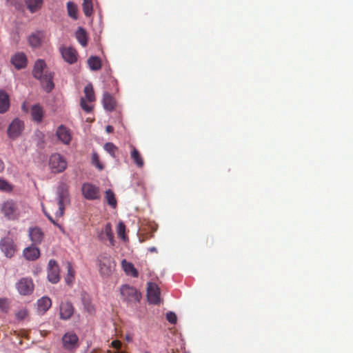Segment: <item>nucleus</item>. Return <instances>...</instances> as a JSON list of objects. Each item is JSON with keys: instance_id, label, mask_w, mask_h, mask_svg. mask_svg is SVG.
<instances>
[{"instance_id": "14", "label": "nucleus", "mask_w": 353, "mask_h": 353, "mask_svg": "<svg viewBox=\"0 0 353 353\" xmlns=\"http://www.w3.org/2000/svg\"><path fill=\"white\" fill-rule=\"evenodd\" d=\"M74 312V307L70 301H61L59 305V318L62 320H69Z\"/></svg>"}, {"instance_id": "20", "label": "nucleus", "mask_w": 353, "mask_h": 353, "mask_svg": "<svg viewBox=\"0 0 353 353\" xmlns=\"http://www.w3.org/2000/svg\"><path fill=\"white\" fill-rule=\"evenodd\" d=\"M35 245L32 244L23 250V256L27 260L34 261L39 257L40 250Z\"/></svg>"}, {"instance_id": "4", "label": "nucleus", "mask_w": 353, "mask_h": 353, "mask_svg": "<svg viewBox=\"0 0 353 353\" xmlns=\"http://www.w3.org/2000/svg\"><path fill=\"white\" fill-rule=\"evenodd\" d=\"M121 299L128 303H137L140 301L141 294L136 288L129 285H123L120 288Z\"/></svg>"}, {"instance_id": "43", "label": "nucleus", "mask_w": 353, "mask_h": 353, "mask_svg": "<svg viewBox=\"0 0 353 353\" xmlns=\"http://www.w3.org/2000/svg\"><path fill=\"white\" fill-rule=\"evenodd\" d=\"M84 307L86 311L90 314H92L95 311L94 306L90 302L84 301Z\"/></svg>"}, {"instance_id": "53", "label": "nucleus", "mask_w": 353, "mask_h": 353, "mask_svg": "<svg viewBox=\"0 0 353 353\" xmlns=\"http://www.w3.org/2000/svg\"><path fill=\"white\" fill-rule=\"evenodd\" d=\"M22 108H23V110H25L26 112H28V110H27V109L26 108V107H25V104H23V105Z\"/></svg>"}, {"instance_id": "3", "label": "nucleus", "mask_w": 353, "mask_h": 353, "mask_svg": "<svg viewBox=\"0 0 353 353\" xmlns=\"http://www.w3.org/2000/svg\"><path fill=\"white\" fill-rule=\"evenodd\" d=\"M99 271L101 276H109L114 270L115 262L107 254H103L97 258Z\"/></svg>"}, {"instance_id": "25", "label": "nucleus", "mask_w": 353, "mask_h": 353, "mask_svg": "<svg viewBox=\"0 0 353 353\" xmlns=\"http://www.w3.org/2000/svg\"><path fill=\"white\" fill-rule=\"evenodd\" d=\"M26 5L31 13H34L41 9L43 0H25Z\"/></svg>"}, {"instance_id": "38", "label": "nucleus", "mask_w": 353, "mask_h": 353, "mask_svg": "<svg viewBox=\"0 0 353 353\" xmlns=\"http://www.w3.org/2000/svg\"><path fill=\"white\" fill-rule=\"evenodd\" d=\"M34 137L37 139V145L41 148L43 147L45 143L44 134L42 132L37 130L35 132Z\"/></svg>"}, {"instance_id": "29", "label": "nucleus", "mask_w": 353, "mask_h": 353, "mask_svg": "<svg viewBox=\"0 0 353 353\" xmlns=\"http://www.w3.org/2000/svg\"><path fill=\"white\" fill-rule=\"evenodd\" d=\"M88 64L92 70H99L101 68V61L98 57H90L88 60Z\"/></svg>"}, {"instance_id": "28", "label": "nucleus", "mask_w": 353, "mask_h": 353, "mask_svg": "<svg viewBox=\"0 0 353 353\" xmlns=\"http://www.w3.org/2000/svg\"><path fill=\"white\" fill-rule=\"evenodd\" d=\"M105 199L109 205L113 208H117V201L115 197V194L112 190L108 189L105 191Z\"/></svg>"}, {"instance_id": "47", "label": "nucleus", "mask_w": 353, "mask_h": 353, "mask_svg": "<svg viewBox=\"0 0 353 353\" xmlns=\"http://www.w3.org/2000/svg\"><path fill=\"white\" fill-rule=\"evenodd\" d=\"M112 346L117 349V350H119L121 347V341H117V340H115V341H113L111 343Z\"/></svg>"}, {"instance_id": "13", "label": "nucleus", "mask_w": 353, "mask_h": 353, "mask_svg": "<svg viewBox=\"0 0 353 353\" xmlns=\"http://www.w3.org/2000/svg\"><path fill=\"white\" fill-rule=\"evenodd\" d=\"M23 130V122L18 119H14L8 126V135L10 138L14 139L21 134Z\"/></svg>"}, {"instance_id": "6", "label": "nucleus", "mask_w": 353, "mask_h": 353, "mask_svg": "<svg viewBox=\"0 0 353 353\" xmlns=\"http://www.w3.org/2000/svg\"><path fill=\"white\" fill-rule=\"evenodd\" d=\"M49 165L54 173H61L67 168V162L59 154H53L50 157Z\"/></svg>"}, {"instance_id": "24", "label": "nucleus", "mask_w": 353, "mask_h": 353, "mask_svg": "<svg viewBox=\"0 0 353 353\" xmlns=\"http://www.w3.org/2000/svg\"><path fill=\"white\" fill-rule=\"evenodd\" d=\"M122 268L124 272L128 274L134 278H137L139 276L137 270L134 267L132 263L128 262L125 259H123L121 262Z\"/></svg>"}, {"instance_id": "35", "label": "nucleus", "mask_w": 353, "mask_h": 353, "mask_svg": "<svg viewBox=\"0 0 353 353\" xmlns=\"http://www.w3.org/2000/svg\"><path fill=\"white\" fill-rule=\"evenodd\" d=\"M67 271L68 273L65 277V282L68 284H71L74 279V271L70 262L67 263Z\"/></svg>"}, {"instance_id": "48", "label": "nucleus", "mask_w": 353, "mask_h": 353, "mask_svg": "<svg viewBox=\"0 0 353 353\" xmlns=\"http://www.w3.org/2000/svg\"><path fill=\"white\" fill-rule=\"evenodd\" d=\"M106 131L108 133H112L114 131V128L112 125H108L106 127Z\"/></svg>"}, {"instance_id": "39", "label": "nucleus", "mask_w": 353, "mask_h": 353, "mask_svg": "<svg viewBox=\"0 0 353 353\" xmlns=\"http://www.w3.org/2000/svg\"><path fill=\"white\" fill-rule=\"evenodd\" d=\"M92 163L96 166L99 170L103 169V165L100 163L99 156L97 153H93L92 156Z\"/></svg>"}, {"instance_id": "27", "label": "nucleus", "mask_w": 353, "mask_h": 353, "mask_svg": "<svg viewBox=\"0 0 353 353\" xmlns=\"http://www.w3.org/2000/svg\"><path fill=\"white\" fill-rule=\"evenodd\" d=\"M76 38L78 40V41L80 43V44L85 47L88 44V40H87V33L85 30L79 27L77 31H76Z\"/></svg>"}, {"instance_id": "22", "label": "nucleus", "mask_w": 353, "mask_h": 353, "mask_svg": "<svg viewBox=\"0 0 353 353\" xmlns=\"http://www.w3.org/2000/svg\"><path fill=\"white\" fill-rule=\"evenodd\" d=\"M103 105L105 110L112 112L117 105V101L110 94L105 92L103 97Z\"/></svg>"}, {"instance_id": "12", "label": "nucleus", "mask_w": 353, "mask_h": 353, "mask_svg": "<svg viewBox=\"0 0 353 353\" xmlns=\"http://www.w3.org/2000/svg\"><path fill=\"white\" fill-rule=\"evenodd\" d=\"M0 248L5 256L11 258L14 255L16 251V245L10 237H5L0 241Z\"/></svg>"}, {"instance_id": "5", "label": "nucleus", "mask_w": 353, "mask_h": 353, "mask_svg": "<svg viewBox=\"0 0 353 353\" xmlns=\"http://www.w3.org/2000/svg\"><path fill=\"white\" fill-rule=\"evenodd\" d=\"M62 344L64 350L74 352L79 346V337L72 332H66L62 336Z\"/></svg>"}, {"instance_id": "10", "label": "nucleus", "mask_w": 353, "mask_h": 353, "mask_svg": "<svg viewBox=\"0 0 353 353\" xmlns=\"http://www.w3.org/2000/svg\"><path fill=\"white\" fill-rule=\"evenodd\" d=\"M48 279L52 283H57L60 280L59 267L54 259H50L48 262Z\"/></svg>"}, {"instance_id": "9", "label": "nucleus", "mask_w": 353, "mask_h": 353, "mask_svg": "<svg viewBox=\"0 0 353 353\" xmlns=\"http://www.w3.org/2000/svg\"><path fill=\"white\" fill-rule=\"evenodd\" d=\"M160 289L154 283H148L147 288V297L150 303L157 305L161 301Z\"/></svg>"}, {"instance_id": "18", "label": "nucleus", "mask_w": 353, "mask_h": 353, "mask_svg": "<svg viewBox=\"0 0 353 353\" xmlns=\"http://www.w3.org/2000/svg\"><path fill=\"white\" fill-rule=\"evenodd\" d=\"M28 236L33 245L40 244L44 238L43 231L38 227L30 228L28 231Z\"/></svg>"}, {"instance_id": "8", "label": "nucleus", "mask_w": 353, "mask_h": 353, "mask_svg": "<svg viewBox=\"0 0 353 353\" xmlns=\"http://www.w3.org/2000/svg\"><path fill=\"white\" fill-rule=\"evenodd\" d=\"M1 212L9 220H14L18 216L16 204L12 201H5L1 205Z\"/></svg>"}, {"instance_id": "26", "label": "nucleus", "mask_w": 353, "mask_h": 353, "mask_svg": "<svg viewBox=\"0 0 353 353\" xmlns=\"http://www.w3.org/2000/svg\"><path fill=\"white\" fill-rule=\"evenodd\" d=\"M10 106L9 97L3 91H0V113L7 111Z\"/></svg>"}, {"instance_id": "23", "label": "nucleus", "mask_w": 353, "mask_h": 353, "mask_svg": "<svg viewBox=\"0 0 353 353\" xmlns=\"http://www.w3.org/2000/svg\"><path fill=\"white\" fill-rule=\"evenodd\" d=\"M43 38V33L41 31H37L31 34L28 38V42L31 47L39 48L41 45L42 39Z\"/></svg>"}, {"instance_id": "52", "label": "nucleus", "mask_w": 353, "mask_h": 353, "mask_svg": "<svg viewBox=\"0 0 353 353\" xmlns=\"http://www.w3.org/2000/svg\"><path fill=\"white\" fill-rule=\"evenodd\" d=\"M103 232H101V234H99V238L101 240H104V237H103Z\"/></svg>"}, {"instance_id": "11", "label": "nucleus", "mask_w": 353, "mask_h": 353, "mask_svg": "<svg viewBox=\"0 0 353 353\" xmlns=\"http://www.w3.org/2000/svg\"><path fill=\"white\" fill-rule=\"evenodd\" d=\"M17 289L20 294H30L34 290V283L30 278H22L16 284Z\"/></svg>"}, {"instance_id": "16", "label": "nucleus", "mask_w": 353, "mask_h": 353, "mask_svg": "<svg viewBox=\"0 0 353 353\" xmlns=\"http://www.w3.org/2000/svg\"><path fill=\"white\" fill-rule=\"evenodd\" d=\"M56 136L59 141L65 145H68L72 139L70 130L63 125H61L57 128Z\"/></svg>"}, {"instance_id": "51", "label": "nucleus", "mask_w": 353, "mask_h": 353, "mask_svg": "<svg viewBox=\"0 0 353 353\" xmlns=\"http://www.w3.org/2000/svg\"><path fill=\"white\" fill-rule=\"evenodd\" d=\"M150 252H157V249L155 247H151L148 249Z\"/></svg>"}, {"instance_id": "44", "label": "nucleus", "mask_w": 353, "mask_h": 353, "mask_svg": "<svg viewBox=\"0 0 353 353\" xmlns=\"http://www.w3.org/2000/svg\"><path fill=\"white\" fill-rule=\"evenodd\" d=\"M0 309L4 312H7L8 310V303L6 299H0Z\"/></svg>"}, {"instance_id": "2", "label": "nucleus", "mask_w": 353, "mask_h": 353, "mask_svg": "<svg viewBox=\"0 0 353 353\" xmlns=\"http://www.w3.org/2000/svg\"><path fill=\"white\" fill-rule=\"evenodd\" d=\"M57 194L59 209L55 212V216L59 218L63 215L65 206L70 203L68 185L65 183H61L57 188Z\"/></svg>"}, {"instance_id": "34", "label": "nucleus", "mask_w": 353, "mask_h": 353, "mask_svg": "<svg viewBox=\"0 0 353 353\" xmlns=\"http://www.w3.org/2000/svg\"><path fill=\"white\" fill-rule=\"evenodd\" d=\"M67 10L68 15L73 19H77V7L74 3L69 1L67 3Z\"/></svg>"}, {"instance_id": "15", "label": "nucleus", "mask_w": 353, "mask_h": 353, "mask_svg": "<svg viewBox=\"0 0 353 353\" xmlns=\"http://www.w3.org/2000/svg\"><path fill=\"white\" fill-rule=\"evenodd\" d=\"M63 59L70 64L74 63L77 61V52L76 50L72 47L60 48Z\"/></svg>"}, {"instance_id": "32", "label": "nucleus", "mask_w": 353, "mask_h": 353, "mask_svg": "<svg viewBox=\"0 0 353 353\" xmlns=\"http://www.w3.org/2000/svg\"><path fill=\"white\" fill-rule=\"evenodd\" d=\"M104 233L107 239L109 240L110 245H114V234L112 232V225L110 223H106L104 228Z\"/></svg>"}, {"instance_id": "17", "label": "nucleus", "mask_w": 353, "mask_h": 353, "mask_svg": "<svg viewBox=\"0 0 353 353\" xmlns=\"http://www.w3.org/2000/svg\"><path fill=\"white\" fill-rule=\"evenodd\" d=\"M10 61L14 68L17 70L26 68L28 64L27 57L23 52L15 53L11 57Z\"/></svg>"}, {"instance_id": "55", "label": "nucleus", "mask_w": 353, "mask_h": 353, "mask_svg": "<svg viewBox=\"0 0 353 353\" xmlns=\"http://www.w3.org/2000/svg\"><path fill=\"white\" fill-rule=\"evenodd\" d=\"M145 353H150L149 352H145Z\"/></svg>"}, {"instance_id": "50", "label": "nucleus", "mask_w": 353, "mask_h": 353, "mask_svg": "<svg viewBox=\"0 0 353 353\" xmlns=\"http://www.w3.org/2000/svg\"><path fill=\"white\" fill-rule=\"evenodd\" d=\"M4 169V163L3 161L0 159V172H2Z\"/></svg>"}, {"instance_id": "1", "label": "nucleus", "mask_w": 353, "mask_h": 353, "mask_svg": "<svg viewBox=\"0 0 353 353\" xmlns=\"http://www.w3.org/2000/svg\"><path fill=\"white\" fill-rule=\"evenodd\" d=\"M46 67L45 61L42 59H38L34 63L32 74L41 81L43 89L47 92H50L54 88L53 74L51 72L45 70Z\"/></svg>"}, {"instance_id": "36", "label": "nucleus", "mask_w": 353, "mask_h": 353, "mask_svg": "<svg viewBox=\"0 0 353 353\" xmlns=\"http://www.w3.org/2000/svg\"><path fill=\"white\" fill-rule=\"evenodd\" d=\"M117 235L119 238H121L123 240H125L126 239V236H125V224L123 223V222H119L118 225H117Z\"/></svg>"}, {"instance_id": "46", "label": "nucleus", "mask_w": 353, "mask_h": 353, "mask_svg": "<svg viewBox=\"0 0 353 353\" xmlns=\"http://www.w3.org/2000/svg\"><path fill=\"white\" fill-rule=\"evenodd\" d=\"M42 209H43V213L45 214V215L48 217V219H49V221L52 223L54 225H57L56 221L53 219V218L50 216V214L46 212V209H45V207L43 206V205H42Z\"/></svg>"}, {"instance_id": "49", "label": "nucleus", "mask_w": 353, "mask_h": 353, "mask_svg": "<svg viewBox=\"0 0 353 353\" xmlns=\"http://www.w3.org/2000/svg\"><path fill=\"white\" fill-rule=\"evenodd\" d=\"M125 340L128 341V342H131L132 341V336L130 335V334H127L125 336Z\"/></svg>"}, {"instance_id": "33", "label": "nucleus", "mask_w": 353, "mask_h": 353, "mask_svg": "<svg viewBox=\"0 0 353 353\" xmlns=\"http://www.w3.org/2000/svg\"><path fill=\"white\" fill-rule=\"evenodd\" d=\"M83 10L86 17H90L92 14L93 6L92 0H83Z\"/></svg>"}, {"instance_id": "21", "label": "nucleus", "mask_w": 353, "mask_h": 353, "mask_svg": "<svg viewBox=\"0 0 353 353\" xmlns=\"http://www.w3.org/2000/svg\"><path fill=\"white\" fill-rule=\"evenodd\" d=\"M37 310L39 314H45L52 306V300L48 296H43L37 302Z\"/></svg>"}, {"instance_id": "7", "label": "nucleus", "mask_w": 353, "mask_h": 353, "mask_svg": "<svg viewBox=\"0 0 353 353\" xmlns=\"http://www.w3.org/2000/svg\"><path fill=\"white\" fill-rule=\"evenodd\" d=\"M82 194L87 200H96L100 198V189L98 186L84 183L81 187Z\"/></svg>"}, {"instance_id": "37", "label": "nucleus", "mask_w": 353, "mask_h": 353, "mask_svg": "<svg viewBox=\"0 0 353 353\" xmlns=\"http://www.w3.org/2000/svg\"><path fill=\"white\" fill-rule=\"evenodd\" d=\"M105 150L108 152L112 157H115V152L118 150L117 148L112 143H106L104 145Z\"/></svg>"}, {"instance_id": "30", "label": "nucleus", "mask_w": 353, "mask_h": 353, "mask_svg": "<svg viewBox=\"0 0 353 353\" xmlns=\"http://www.w3.org/2000/svg\"><path fill=\"white\" fill-rule=\"evenodd\" d=\"M131 157L139 168H142L143 166V160L139 152L135 148H132L131 152Z\"/></svg>"}, {"instance_id": "45", "label": "nucleus", "mask_w": 353, "mask_h": 353, "mask_svg": "<svg viewBox=\"0 0 353 353\" xmlns=\"http://www.w3.org/2000/svg\"><path fill=\"white\" fill-rule=\"evenodd\" d=\"M27 316V312L26 310H20L16 314L17 319L23 320Z\"/></svg>"}, {"instance_id": "19", "label": "nucleus", "mask_w": 353, "mask_h": 353, "mask_svg": "<svg viewBox=\"0 0 353 353\" xmlns=\"http://www.w3.org/2000/svg\"><path fill=\"white\" fill-rule=\"evenodd\" d=\"M30 114L32 119L37 123H41L44 116V110L39 104H34L31 107Z\"/></svg>"}, {"instance_id": "31", "label": "nucleus", "mask_w": 353, "mask_h": 353, "mask_svg": "<svg viewBox=\"0 0 353 353\" xmlns=\"http://www.w3.org/2000/svg\"><path fill=\"white\" fill-rule=\"evenodd\" d=\"M84 93L88 101L92 102L95 101L94 92L93 90L92 85L91 83H89L85 86Z\"/></svg>"}, {"instance_id": "42", "label": "nucleus", "mask_w": 353, "mask_h": 353, "mask_svg": "<svg viewBox=\"0 0 353 353\" xmlns=\"http://www.w3.org/2000/svg\"><path fill=\"white\" fill-rule=\"evenodd\" d=\"M80 105L81 108L86 112L88 113L92 111V107L91 105H89L83 98L81 99Z\"/></svg>"}, {"instance_id": "41", "label": "nucleus", "mask_w": 353, "mask_h": 353, "mask_svg": "<svg viewBox=\"0 0 353 353\" xmlns=\"http://www.w3.org/2000/svg\"><path fill=\"white\" fill-rule=\"evenodd\" d=\"M166 319H167L168 321L172 324H175L177 321L176 315L173 312H169L168 313H167Z\"/></svg>"}, {"instance_id": "54", "label": "nucleus", "mask_w": 353, "mask_h": 353, "mask_svg": "<svg viewBox=\"0 0 353 353\" xmlns=\"http://www.w3.org/2000/svg\"><path fill=\"white\" fill-rule=\"evenodd\" d=\"M117 353H125V352H117Z\"/></svg>"}, {"instance_id": "40", "label": "nucleus", "mask_w": 353, "mask_h": 353, "mask_svg": "<svg viewBox=\"0 0 353 353\" xmlns=\"http://www.w3.org/2000/svg\"><path fill=\"white\" fill-rule=\"evenodd\" d=\"M0 190L9 192L12 190V186L5 180L0 179Z\"/></svg>"}]
</instances>
